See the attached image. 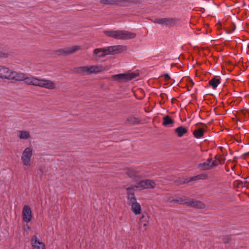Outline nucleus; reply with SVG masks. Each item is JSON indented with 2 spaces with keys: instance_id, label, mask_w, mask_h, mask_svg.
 I'll list each match as a JSON object with an SVG mask.
<instances>
[{
  "instance_id": "obj_1",
  "label": "nucleus",
  "mask_w": 249,
  "mask_h": 249,
  "mask_svg": "<svg viewBox=\"0 0 249 249\" xmlns=\"http://www.w3.org/2000/svg\"><path fill=\"white\" fill-rule=\"evenodd\" d=\"M9 81H24L28 85L39 87L48 89H56V84L54 81L46 79H40L31 76H27L25 73L12 71Z\"/></svg>"
},
{
  "instance_id": "obj_2",
  "label": "nucleus",
  "mask_w": 249,
  "mask_h": 249,
  "mask_svg": "<svg viewBox=\"0 0 249 249\" xmlns=\"http://www.w3.org/2000/svg\"><path fill=\"white\" fill-rule=\"evenodd\" d=\"M104 33L108 37L113 38L116 40H129L134 38L136 36L135 33L127 30H106Z\"/></svg>"
},
{
  "instance_id": "obj_3",
  "label": "nucleus",
  "mask_w": 249,
  "mask_h": 249,
  "mask_svg": "<svg viewBox=\"0 0 249 249\" xmlns=\"http://www.w3.org/2000/svg\"><path fill=\"white\" fill-rule=\"evenodd\" d=\"M156 186V183L153 180L145 179L139 181L135 185H131L126 188L127 191H132L137 189L142 190L147 189H153Z\"/></svg>"
},
{
  "instance_id": "obj_4",
  "label": "nucleus",
  "mask_w": 249,
  "mask_h": 249,
  "mask_svg": "<svg viewBox=\"0 0 249 249\" xmlns=\"http://www.w3.org/2000/svg\"><path fill=\"white\" fill-rule=\"evenodd\" d=\"M127 204L131 206V209L135 215H138L142 213L141 206L139 202H137V199L133 193L131 191L127 193Z\"/></svg>"
},
{
  "instance_id": "obj_5",
  "label": "nucleus",
  "mask_w": 249,
  "mask_h": 249,
  "mask_svg": "<svg viewBox=\"0 0 249 249\" xmlns=\"http://www.w3.org/2000/svg\"><path fill=\"white\" fill-rule=\"evenodd\" d=\"M33 155V148L32 147H28L24 149L21 157V160L23 165L29 167L32 164V157Z\"/></svg>"
},
{
  "instance_id": "obj_6",
  "label": "nucleus",
  "mask_w": 249,
  "mask_h": 249,
  "mask_svg": "<svg viewBox=\"0 0 249 249\" xmlns=\"http://www.w3.org/2000/svg\"><path fill=\"white\" fill-rule=\"evenodd\" d=\"M126 175L134 181H137L142 178L144 176L140 168H128L125 169Z\"/></svg>"
},
{
  "instance_id": "obj_7",
  "label": "nucleus",
  "mask_w": 249,
  "mask_h": 249,
  "mask_svg": "<svg viewBox=\"0 0 249 249\" xmlns=\"http://www.w3.org/2000/svg\"><path fill=\"white\" fill-rule=\"evenodd\" d=\"M138 76V75L136 73L131 72L113 75L112 77L115 80L126 82L135 78Z\"/></svg>"
},
{
  "instance_id": "obj_8",
  "label": "nucleus",
  "mask_w": 249,
  "mask_h": 249,
  "mask_svg": "<svg viewBox=\"0 0 249 249\" xmlns=\"http://www.w3.org/2000/svg\"><path fill=\"white\" fill-rule=\"evenodd\" d=\"M80 49L81 47L80 46L76 45L57 50L55 51V53L56 54L59 55H68L73 53Z\"/></svg>"
},
{
  "instance_id": "obj_9",
  "label": "nucleus",
  "mask_w": 249,
  "mask_h": 249,
  "mask_svg": "<svg viewBox=\"0 0 249 249\" xmlns=\"http://www.w3.org/2000/svg\"><path fill=\"white\" fill-rule=\"evenodd\" d=\"M32 217V211L30 207L28 205H24L22 210L23 221L26 223H29L31 221Z\"/></svg>"
},
{
  "instance_id": "obj_10",
  "label": "nucleus",
  "mask_w": 249,
  "mask_h": 249,
  "mask_svg": "<svg viewBox=\"0 0 249 249\" xmlns=\"http://www.w3.org/2000/svg\"><path fill=\"white\" fill-rule=\"evenodd\" d=\"M154 22L166 26H171L176 24V21L173 18H161L155 19Z\"/></svg>"
},
{
  "instance_id": "obj_11",
  "label": "nucleus",
  "mask_w": 249,
  "mask_h": 249,
  "mask_svg": "<svg viewBox=\"0 0 249 249\" xmlns=\"http://www.w3.org/2000/svg\"><path fill=\"white\" fill-rule=\"evenodd\" d=\"M108 54H115L122 53L127 50L126 46L118 45L107 47Z\"/></svg>"
},
{
  "instance_id": "obj_12",
  "label": "nucleus",
  "mask_w": 249,
  "mask_h": 249,
  "mask_svg": "<svg viewBox=\"0 0 249 249\" xmlns=\"http://www.w3.org/2000/svg\"><path fill=\"white\" fill-rule=\"evenodd\" d=\"M12 71L5 66L0 65V78L10 80Z\"/></svg>"
},
{
  "instance_id": "obj_13",
  "label": "nucleus",
  "mask_w": 249,
  "mask_h": 249,
  "mask_svg": "<svg viewBox=\"0 0 249 249\" xmlns=\"http://www.w3.org/2000/svg\"><path fill=\"white\" fill-rule=\"evenodd\" d=\"M31 244L33 249H45L44 243L40 241L36 235L32 237L31 240Z\"/></svg>"
},
{
  "instance_id": "obj_14",
  "label": "nucleus",
  "mask_w": 249,
  "mask_h": 249,
  "mask_svg": "<svg viewBox=\"0 0 249 249\" xmlns=\"http://www.w3.org/2000/svg\"><path fill=\"white\" fill-rule=\"evenodd\" d=\"M149 218L147 215H142L140 219L139 222V228L142 231H145L149 224Z\"/></svg>"
},
{
  "instance_id": "obj_15",
  "label": "nucleus",
  "mask_w": 249,
  "mask_h": 249,
  "mask_svg": "<svg viewBox=\"0 0 249 249\" xmlns=\"http://www.w3.org/2000/svg\"><path fill=\"white\" fill-rule=\"evenodd\" d=\"M106 70V68L101 65L89 66V75L97 74Z\"/></svg>"
},
{
  "instance_id": "obj_16",
  "label": "nucleus",
  "mask_w": 249,
  "mask_h": 249,
  "mask_svg": "<svg viewBox=\"0 0 249 249\" xmlns=\"http://www.w3.org/2000/svg\"><path fill=\"white\" fill-rule=\"evenodd\" d=\"M186 204L188 206L197 209H204L205 207V204L203 202L198 200H194L193 199L188 201H186Z\"/></svg>"
},
{
  "instance_id": "obj_17",
  "label": "nucleus",
  "mask_w": 249,
  "mask_h": 249,
  "mask_svg": "<svg viewBox=\"0 0 249 249\" xmlns=\"http://www.w3.org/2000/svg\"><path fill=\"white\" fill-rule=\"evenodd\" d=\"M94 55L98 57H104L108 55V52L107 48H97L93 51Z\"/></svg>"
},
{
  "instance_id": "obj_18",
  "label": "nucleus",
  "mask_w": 249,
  "mask_h": 249,
  "mask_svg": "<svg viewBox=\"0 0 249 249\" xmlns=\"http://www.w3.org/2000/svg\"><path fill=\"white\" fill-rule=\"evenodd\" d=\"M74 72L82 75H89V66H82L75 68Z\"/></svg>"
},
{
  "instance_id": "obj_19",
  "label": "nucleus",
  "mask_w": 249,
  "mask_h": 249,
  "mask_svg": "<svg viewBox=\"0 0 249 249\" xmlns=\"http://www.w3.org/2000/svg\"><path fill=\"white\" fill-rule=\"evenodd\" d=\"M141 122L140 119L134 116H130L126 119L125 124L126 125H137L140 124Z\"/></svg>"
},
{
  "instance_id": "obj_20",
  "label": "nucleus",
  "mask_w": 249,
  "mask_h": 249,
  "mask_svg": "<svg viewBox=\"0 0 249 249\" xmlns=\"http://www.w3.org/2000/svg\"><path fill=\"white\" fill-rule=\"evenodd\" d=\"M212 159H208L206 161L198 164L197 168L200 170H208L212 169L211 163Z\"/></svg>"
},
{
  "instance_id": "obj_21",
  "label": "nucleus",
  "mask_w": 249,
  "mask_h": 249,
  "mask_svg": "<svg viewBox=\"0 0 249 249\" xmlns=\"http://www.w3.org/2000/svg\"><path fill=\"white\" fill-rule=\"evenodd\" d=\"M220 80L221 78L219 76H214L209 81V85L213 89H215L220 83Z\"/></svg>"
},
{
  "instance_id": "obj_22",
  "label": "nucleus",
  "mask_w": 249,
  "mask_h": 249,
  "mask_svg": "<svg viewBox=\"0 0 249 249\" xmlns=\"http://www.w3.org/2000/svg\"><path fill=\"white\" fill-rule=\"evenodd\" d=\"M208 178V175L206 174H200L197 176H194L190 178L189 179H186L184 181V183H187L191 181H194L196 180H204Z\"/></svg>"
},
{
  "instance_id": "obj_23",
  "label": "nucleus",
  "mask_w": 249,
  "mask_h": 249,
  "mask_svg": "<svg viewBox=\"0 0 249 249\" xmlns=\"http://www.w3.org/2000/svg\"><path fill=\"white\" fill-rule=\"evenodd\" d=\"M162 124L164 126H172L174 123V121L169 115H166L163 117Z\"/></svg>"
},
{
  "instance_id": "obj_24",
  "label": "nucleus",
  "mask_w": 249,
  "mask_h": 249,
  "mask_svg": "<svg viewBox=\"0 0 249 249\" xmlns=\"http://www.w3.org/2000/svg\"><path fill=\"white\" fill-rule=\"evenodd\" d=\"M18 137L20 140H28L31 138L30 133L28 130L19 131Z\"/></svg>"
},
{
  "instance_id": "obj_25",
  "label": "nucleus",
  "mask_w": 249,
  "mask_h": 249,
  "mask_svg": "<svg viewBox=\"0 0 249 249\" xmlns=\"http://www.w3.org/2000/svg\"><path fill=\"white\" fill-rule=\"evenodd\" d=\"M175 132L177 134L178 137H181L183 135L187 133L188 130L186 128L180 126L176 128Z\"/></svg>"
},
{
  "instance_id": "obj_26",
  "label": "nucleus",
  "mask_w": 249,
  "mask_h": 249,
  "mask_svg": "<svg viewBox=\"0 0 249 249\" xmlns=\"http://www.w3.org/2000/svg\"><path fill=\"white\" fill-rule=\"evenodd\" d=\"M194 137L196 139H200L203 136L204 130L201 128L195 130L193 133Z\"/></svg>"
},
{
  "instance_id": "obj_27",
  "label": "nucleus",
  "mask_w": 249,
  "mask_h": 249,
  "mask_svg": "<svg viewBox=\"0 0 249 249\" xmlns=\"http://www.w3.org/2000/svg\"><path fill=\"white\" fill-rule=\"evenodd\" d=\"M119 3L122 6H128L134 2V0H119Z\"/></svg>"
},
{
  "instance_id": "obj_28",
  "label": "nucleus",
  "mask_w": 249,
  "mask_h": 249,
  "mask_svg": "<svg viewBox=\"0 0 249 249\" xmlns=\"http://www.w3.org/2000/svg\"><path fill=\"white\" fill-rule=\"evenodd\" d=\"M174 203H177L179 204H186V201L182 198H179L178 199H174L173 202Z\"/></svg>"
},
{
  "instance_id": "obj_29",
  "label": "nucleus",
  "mask_w": 249,
  "mask_h": 249,
  "mask_svg": "<svg viewBox=\"0 0 249 249\" xmlns=\"http://www.w3.org/2000/svg\"><path fill=\"white\" fill-rule=\"evenodd\" d=\"M220 161L219 159H216V157H215L214 160H212L211 161V166H212V168L217 166L219 164H220Z\"/></svg>"
},
{
  "instance_id": "obj_30",
  "label": "nucleus",
  "mask_w": 249,
  "mask_h": 249,
  "mask_svg": "<svg viewBox=\"0 0 249 249\" xmlns=\"http://www.w3.org/2000/svg\"><path fill=\"white\" fill-rule=\"evenodd\" d=\"M162 200H163V201L165 203H167V202L173 203V202L174 201V198L172 197L167 196V197H163Z\"/></svg>"
},
{
  "instance_id": "obj_31",
  "label": "nucleus",
  "mask_w": 249,
  "mask_h": 249,
  "mask_svg": "<svg viewBox=\"0 0 249 249\" xmlns=\"http://www.w3.org/2000/svg\"><path fill=\"white\" fill-rule=\"evenodd\" d=\"M101 2L104 4H113L114 3L113 0H101Z\"/></svg>"
},
{
  "instance_id": "obj_32",
  "label": "nucleus",
  "mask_w": 249,
  "mask_h": 249,
  "mask_svg": "<svg viewBox=\"0 0 249 249\" xmlns=\"http://www.w3.org/2000/svg\"><path fill=\"white\" fill-rule=\"evenodd\" d=\"M8 56V53L5 52H2L1 51H0V58H7Z\"/></svg>"
},
{
  "instance_id": "obj_33",
  "label": "nucleus",
  "mask_w": 249,
  "mask_h": 249,
  "mask_svg": "<svg viewBox=\"0 0 249 249\" xmlns=\"http://www.w3.org/2000/svg\"><path fill=\"white\" fill-rule=\"evenodd\" d=\"M164 78L166 81H168L171 79L170 75L167 73H166L164 75Z\"/></svg>"
}]
</instances>
